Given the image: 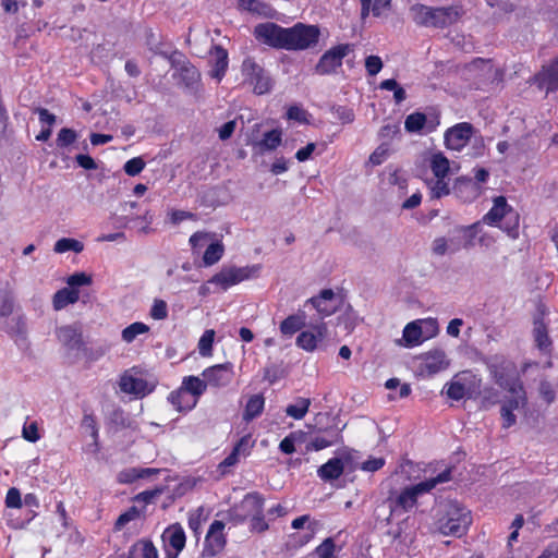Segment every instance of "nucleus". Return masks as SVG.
Segmentation results:
<instances>
[{
  "instance_id": "obj_8",
  "label": "nucleus",
  "mask_w": 558,
  "mask_h": 558,
  "mask_svg": "<svg viewBox=\"0 0 558 558\" xmlns=\"http://www.w3.org/2000/svg\"><path fill=\"white\" fill-rule=\"evenodd\" d=\"M244 82L253 86L256 95H264L271 90L272 80L253 58H245L241 65Z\"/></svg>"
},
{
  "instance_id": "obj_45",
  "label": "nucleus",
  "mask_w": 558,
  "mask_h": 558,
  "mask_svg": "<svg viewBox=\"0 0 558 558\" xmlns=\"http://www.w3.org/2000/svg\"><path fill=\"white\" fill-rule=\"evenodd\" d=\"M304 433L302 432H292L288 436H286L279 444V449L281 452L286 454H291L295 451V444H299L303 440Z\"/></svg>"
},
{
  "instance_id": "obj_41",
  "label": "nucleus",
  "mask_w": 558,
  "mask_h": 558,
  "mask_svg": "<svg viewBox=\"0 0 558 558\" xmlns=\"http://www.w3.org/2000/svg\"><path fill=\"white\" fill-rule=\"evenodd\" d=\"M84 250V244L72 238H61L59 239L53 246V251L58 254H63L66 252L81 253Z\"/></svg>"
},
{
  "instance_id": "obj_16",
  "label": "nucleus",
  "mask_w": 558,
  "mask_h": 558,
  "mask_svg": "<svg viewBox=\"0 0 558 558\" xmlns=\"http://www.w3.org/2000/svg\"><path fill=\"white\" fill-rule=\"evenodd\" d=\"M225 523L215 520L207 532L205 537V545L202 555L204 557H214L221 553L226 546V537L223 534Z\"/></svg>"
},
{
  "instance_id": "obj_6",
  "label": "nucleus",
  "mask_w": 558,
  "mask_h": 558,
  "mask_svg": "<svg viewBox=\"0 0 558 558\" xmlns=\"http://www.w3.org/2000/svg\"><path fill=\"white\" fill-rule=\"evenodd\" d=\"M319 35L320 32L316 25H305L303 23H298L292 27L286 28L283 49H308L318 43Z\"/></svg>"
},
{
  "instance_id": "obj_11",
  "label": "nucleus",
  "mask_w": 558,
  "mask_h": 558,
  "mask_svg": "<svg viewBox=\"0 0 558 558\" xmlns=\"http://www.w3.org/2000/svg\"><path fill=\"white\" fill-rule=\"evenodd\" d=\"M138 374L140 371L136 367L123 372L119 380V388L123 393L135 398H143L151 391L148 383L140 377Z\"/></svg>"
},
{
  "instance_id": "obj_38",
  "label": "nucleus",
  "mask_w": 558,
  "mask_h": 558,
  "mask_svg": "<svg viewBox=\"0 0 558 558\" xmlns=\"http://www.w3.org/2000/svg\"><path fill=\"white\" fill-rule=\"evenodd\" d=\"M133 558H158V551L150 541L142 539L133 545Z\"/></svg>"
},
{
  "instance_id": "obj_31",
  "label": "nucleus",
  "mask_w": 558,
  "mask_h": 558,
  "mask_svg": "<svg viewBox=\"0 0 558 558\" xmlns=\"http://www.w3.org/2000/svg\"><path fill=\"white\" fill-rule=\"evenodd\" d=\"M282 141V132L278 129L266 132L263 138L255 142L253 145L258 149L259 153L276 149Z\"/></svg>"
},
{
  "instance_id": "obj_49",
  "label": "nucleus",
  "mask_w": 558,
  "mask_h": 558,
  "mask_svg": "<svg viewBox=\"0 0 558 558\" xmlns=\"http://www.w3.org/2000/svg\"><path fill=\"white\" fill-rule=\"evenodd\" d=\"M76 140L77 134L74 130L63 128L59 131L56 143L58 147L64 148L73 144Z\"/></svg>"
},
{
  "instance_id": "obj_35",
  "label": "nucleus",
  "mask_w": 558,
  "mask_h": 558,
  "mask_svg": "<svg viewBox=\"0 0 558 558\" xmlns=\"http://www.w3.org/2000/svg\"><path fill=\"white\" fill-rule=\"evenodd\" d=\"M225 253V245L221 241L211 242L204 252L203 263L205 266L217 264Z\"/></svg>"
},
{
  "instance_id": "obj_51",
  "label": "nucleus",
  "mask_w": 558,
  "mask_h": 558,
  "mask_svg": "<svg viewBox=\"0 0 558 558\" xmlns=\"http://www.w3.org/2000/svg\"><path fill=\"white\" fill-rule=\"evenodd\" d=\"M204 508L198 507L197 509L189 513V527L198 535L202 529Z\"/></svg>"
},
{
  "instance_id": "obj_42",
  "label": "nucleus",
  "mask_w": 558,
  "mask_h": 558,
  "mask_svg": "<svg viewBox=\"0 0 558 558\" xmlns=\"http://www.w3.org/2000/svg\"><path fill=\"white\" fill-rule=\"evenodd\" d=\"M311 405V400L307 398H299L295 404H289L286 409V414L294 420H302Z\"/></svg>"
},
{
  "instance_id": "obj_12",
  "label": "nucleus",
  "mask_w": 558,
  "mask_h": 558,
  "mask_svg": "<svg viewBox=\"0 0 558 558\" xmlns=\"http://www.w3.org/2000/svg\"><path fill=\"white\" fill-rule=\"evenodd\" d=\"M473 132L474 128L471 123H457L445 132L444 140L446 147L451 150L460 151L466 146Z\"/></svg>"
},
{
  "instance_id": "obj_1",
  "label": "nucleus",
  "mask_w": 558,
  "mask_h": 558,
  "mask_svg": "<svg viewBox=\"0 0 558 558\" xmlns=\"http://www.w3.org/2000/svg\"><path fill=\"white\" fill-rule=\"evenodd\" d=\"M463 10L458 5L428 7L416 3L410 8L412 21L420 26L445 28L460 21Z\"/></svg>"
},
{
  "instance_id": "obj_9",
  "label": "nucleus",
  "mask_w": 558,
  "mask_h": 558,
  "mask_svg": "<svg viewBox=\"0 0 558 558\" xmlns=\"http://www.w3.org/2000/svg\"><path fill=\"white\" fill-rule=\"evenodd\" d=\"M352 51V45L340 44L327 50L315 66L316 73L328 75L342 65V60Z\"/></svg>"
},
{
  "instance_id": "obj_2",
  "label": "nucleus",
  "mask_w": 558,
  "mask_h": 558,
  "mask_svg": "<svg viewBox=\"0 0 558 558\" xmlns=\"http://www.w3.org/2000/svg\"><path fill=\"white\" fill-rule=\"evenodd\" d=\"M483 221L488 226L499 227L512 239L519 235L520 215L508 205L504 196L494 199V205L483 217Z\"/></svg>"
},
{
  "instance_id": "obj_28",
  "label": "nucleus",
  "mask_w": 558,
  "mask_h": 558,
  "mask_svg": "<svg viewBox=\"0 0 558 558\" xmlns=\"http://www.w3.org/2000/svg\"><path fill=\"white\" fill-rule=\"evenodd\" d=\"M506 391L510 393V397L504 401V403L501 404L502 408H507L510 411L525 408L527 403V397L524 386L517 385V388H511Z\"/></svg>"
},
{
  "instance_id": "obj_54",
  "label": "nucleus",
  "mask_w": 558,
  "mask_h": 558,
  "mask_svg": "<svg viewBox=\"0 0 558 558\" xmlns=\"http://www.w3.org/2000/svg\"><path fill=\"white\" fill-rule=\"evenodd\" d=\"M117 478H118V482L121 484H131L134 481L141 478V474H140L138 468H129V469L122 470L118 474Z\"/></svg>"
},
{
  "instance_id": "obj_57",
  "label": "nucleus",
  "mask_w": 558,
  "mask_h": 558,
  "mask_svg": "<svg viewBox=\"0 0 558 558\" xmlns=\"http://www.w3.org/2000/svg\"><path fill=\"white\" fill-rule=\"evenodd\" d=\"M213 239V234L208 232H195L191 235L189 242L193 248V251H196L197 248L202 247L204 243L208 242Z\"/></svg>"
},
{
  "instance_id": "obj_29",
  "label": "nucleus",
  "mask_w": 558,
  "mask_h": 558,
  "mask_svg": "<svg viewBox=\"0 0 558 558\" xmlns=\"http://www.w3.org/2000/svg\"><path fill=\"white\" fill-rule=\"evenodd\" d=\"M80 294L76 289L63 288L57 291L52 299V305L56 311H61L70 304L78 301Z\"/></svg>"
},
{
  "instance_id": "obj_64",
  "label": "nucleus",
  "mask_w": 558,
  "mask_h": 558,
  "mask_svg": "<svg viewBox=\"0 0 558 558\" xmlns=\"http://www.w3.org/2000/svg\"><path fill=\"white\" fill-rule=\"evenodd\" d=\"M5 506L8 508H20L22 506L21 494L17 488L12 487L8 490L5 496Z\"/></svg>"
},
{
  "instance_id": "obj_10",
  "label": "nucleus",
  "mask_w": 558,
  "mask_h": 558,
  "mask_svg": "<svg viewBox=\"0 0 558 558\" xmlns=\"http://www.w3.org/2000/svg\"><path fill=\"white\" fill-rule=\"evenodd\" d=\"M262 512H264V498L258 493H250L230 511V517L235 523H241Z\"/></svg>"
},
{
  "instance_id": "obj_47",
  "label": "nucleus",
  "mask_w": 558,
  "mask_h": 558,
  "mask_svg": "<svg viewBox=\"0 0 558 558\" xmlns=\"http://www.w3.org/2000/svg\"><path fill=\"white\" fill-rule=\"evenodd\" d=\"M215 331L213 329L205 330L198 341V352L202 356H210L213 351V343Z\"/></svg>"
},
{
  "instance_id": "obj_5",
  "label": "nucleus",
  "mask_w": 558,
  "mask_h": 558,
  "mask_svg": "<svg viewBox=\"0 0 558 558\" xmlns=\"http://www.w3.org/2000/svg\"><path fill=\"white\" fill-rule=\"evenodd\" d=\"M487 368L494 381L504 390L523 386L515 364L502 355H495L487 362Z\"/></svg>"
},
{
  "instance_id": "obj_52",
  "label": "nucleus",
  "mask_w": 558,
  "mask_h": 558,
  "mask_svg": "<svg viewBox=\"0 0 558 558\" xmlns=\"http://www.w3.org/2000/svg\"><path fill=\"white\" fill-rule=\"evenodd\" d=\"M145 168V161L141 157H134L124 163V171L128 175L135 177Z\"/></svg>"
},
{
  "instance_id": "obj_19",
  "label": "nucleus",
  "mask_w": 558,
  "mask_h": 558,
  "mask_svg": "<svg viewBox=\"0 0 558 558\" xmlns=\"http://www.w3.org/2000/svg\"><path fill=\"white\" fill-rule=\"evenodd\" d=\"M472 380H476V377L470 372H463L454 376V378L445 386V392L448 398L456 401L462 400L463 398H471L472 392L468 383Z\"/></svg>"
},
{
  "instance_id": "obj_37",
  "label": "nucleus",
  "mask_w": 558,
  "mask_h": 558,
  "mask_svg": "<svg viewBox=\"0 0 558 558\" xmlns=\"http://www.w3.org/2000/svg\"><path fill=\"white\" fill-rule=\"evenodd\" d=\"M435 178H446L449 172V160L442 153H435L429 160Z\"/></svg>"
},
{
  "instance_id": "obj_60",
  "label": "nucleus",
  "mask_w": 558,
  "mask_h": 558,
  "mask_svg": "<svg viewBox=\"0 0 558 558\" xmlns=\"http://www.w3.org/2000/svg\"><path fill=\"white\" fill-rule=\"evenodd\" d=\"M66 282L71 287L70 289H74L75 287L90 284L92 278L87 276L85 272H76L70 276Z\"/></svg>"
},
{
  "instance_id": "obj_59",
  "label": "nucleus",
  "mask_w": 558,
  "mask_h": 558,
  "mask_svg": "<svg viewBox=\"0 0 558 558\" xmlns=\"http://www.w3.org/2000/svg\"><path fill=\"white\" fill-rule=\"evenodd\" d=\"M163 493V488H155L150 490H144L135 496V500L144 504H151L157 497Z\"/></svg>"
},
{
  "instance_id": "obj_17",
  "label": "nucleus",
  "mask_w": 558,
  "mask_h": 558,
  "mask_svg": "<svg viewBox=\"0 0 558 558\" xmlns=\"http://www.w3.org/2000/svg\"><path fill=\"white\" fill-rule=\"evenodd\" d=\"M56 337L68 351H78L84 345L82 326L77 323L58 327Z\"/></svg>"
},
{
  "instance_id": "obj_30",
  "label": "nucleus",
  "mask_w": 558,
  "mask_h": 558,
  "mask_svg": "<svg viewBox=\"0 0 558 558\" xmlns=\"http://www.w3.org/2000/svg\"><path fill=\"white\" fill-rule=\"evenodd\" d=\"M180 389H184L186 396L191 395L193 399H198L207 389L205 378L201 379L197 376H186L183 378Z\"/></svg>"
},
{
  "instance_id": "obj_32",
  "label": "nucleus",
  "mask_w": 558,
  "mask_h": 558,
  "mask_svg": "<svg viewBox=\"0 0 558 558\" xmlns=\"http://www.w3.org/2000/svg\"><path fill=\"white\" fill-rule=\"evenodd\" d=\"M168 401L179 411H190L196 405V399H190L184 389H177L170 392Z\"/></svg>"
},
{
  "instance_id": "obj_14",
  "label": "nucleus",
  "mask_w": 558,
  "mask_h": 558,
  "mask_svg": "<svg viewBox=\"0 0 558 558\" xmlns=\"http://www.w3.org/2000/svg\"><path fill=\"white\" fill-rule=\"evenodd\" d=\"M286 28L275 23H262L255 26L254 36L255 38L276 49H283Z\"/></svg>"
},
{
  "instance_id": "obj_27",
  "label": "nucleus",
  "mask_w": 558,
  "mask_h": 558,
  "mask_svg": "<svg viewBox=\"0 0 558 558\" xmlns=\"http://www.w3.org/2000/svg\"><path fill=\"white\" fill-rule=\"evenodd\" d=\"M239 7L262 17L271 19L275 16V10L271 5L260 0H239Z\"/></svg>"
},
{
  "instance_id": "obj_50",
  "label": "nucleus",
  "mask_w": 558,
  "mask_h": 558,
  "mask_svg": "<svg viewBox=\"0 0 558 558\" xmlns=\"http://www.w3.org/2000/svg\"><path fill=\"white\" fill-rule=\"evenodd\" d=\"M336 544L331 537L326 538L319 546L316 547L315 553L319 558H337L335 555Z\"/></svg>"
},
{
  "instance_id": "obj_44",
  "label": "nucleus",
  "mask_w": 558,
  "mask_h": 558,
  "mask_svg": "<svg viewBox=\"0 0 558 558\" xmlns=\"http://www.w3.org/2000/svg\"><path fill=\"white\" fill-rule=\"evenodd\" d=\"M500 402V393L494 387H485L481 392V409L488 410Z\"/></svg>"
},
{
  "instance_id": "obj_15",
  "label": "nucleus",
  "mask_w": 558,
  "mask_h": 558,
  "mask_svg": "<svg viewBox=\"0 0 558 558\" xmlns=\"http://www.w3.org/2000/svg\"><path fill=\"white\" fill-rule=\"evenodd\" d=\"M165 551L167 558H178L185 546L186 536L181 524L175 523L168 526L162 533Z\"/></svg>"
},
{
  "instance_id": "obj_18",
  "label": "nucleus",
  "mask_w": 558,
  "mask_h": 558,
  "mask_svg": "<svg viewBox=\"0 0 558 558\" xmlns=\"http://www.w3.org/2000/svg\"><path fill=\"white\" fill-rule=\"evenodd\" d=\"M327 337V326L320 323L312 326L308 330L302 331L296 337V345L307 352H313L318 344Z\"/></svg>"
},
{
  "instance_id": "obj_34",
  "label": "nucleus",
  "mask_w": 558,
  "mask_h": 558,
  "mask_svg": "<svg viewBox=\"0 0 558 558\" xmlns=\"http://www.w3.org/2000/svg\"><path fill=\"white\" fill-rule=\"evenodd\" d=\"M265 400L260 395L252 396L246 405L243 413V420L250 422L262 414L264 410Z\"/></svg>"
},
{
  "instance_id": "obj_33",
  "label": "nucleus",
  "mask_w": 558,
  "mask_h": 558,
  "mask_svg": "<svg viewBox=\"0 0 558 558\" xmlns=\"http://www.w3.org/2000/svg\"><path fill=\"white\" fill-rule=\"evenodd\" d=\"M533 335L539 350L546 351L550 348L551 341L548 336L547 326L542 317L534 319Z\"/></svg>"
},
{
  "instance_id": "obj_58",
  "label": "nucleus",
  "mask_w": 558,
  "mask_h": 558,
  "mask_svg": "<svg viewBox=\"0 0 558 558\" xmlns=\"http://www.w3.org/2000/svg\"><path fill=\"white\" fill-rule=\"evenodd\" d=\"M140 515V512L136 507H131L128 511L120 514L116 521V527L118 530L122 529L126 523L135 520Z\"/></svg>"
},
{
  "instance_id": "obj_61",
  "label": "nucleus",
  "mask_w": 558,
  "mask_h": 558,
  "mask_svg": "<svg viewBox=\"0 0 558 558\" xmlns=\"http://www.w3.org/2000/svg\"><path fill=\"white\" fill-rule=\"evenodd\" d=\"M538 391L543 400L546 401V403L550 404L555 401L556 393L550 383L546 380L541 381Z\"/></svg>"
},
{
  "instance_id": "obj_56",
  "label": "nucleus",
  "mask_w": 558,
  "mask_h": 558,
  "mask_svg": "<svg viewBox=\"0 0 558 558\" xmlns=\"http://www.w3.org/2000/svg\"><path fill=\"white\" fill-rule=\"evenodd\" d=\"M389 148L387 145L383 144L378 146L369 156V162L374 166H378L383 163L388 157Z\"/></svg>"
},
{
  "instance_id": "obj_22",
  "label": "nucleus",
  "mask_w": 558,
  "mask_h": 558,
  "mask_svg": "<svg viewBox=\"0 0 558 558\" xmlns=\"http://www.w3.org/2000/svg\"><path fill=\"white\" fill-rule=\"evenodd\" d=\"M423 340V326H421V323L417 320H414L405 325L402 338L397 340V344L405 348H413L421 344Z\"/></svg>"
},
{
  "instance_id": "obj_53",
  "label": "nucleus",
  "mask_w": 558,
  "mask_h": 558,
  "mask_svg": "<svg viewBox=\"0 0 558 558\" xmlns=\"http://www.w3.org/2000/svg\"><path fill=\"white\" fill-rule=\"evenodd\" d=\"M150 316L156 320H162L168 317V305L163 300H155L150 308Z\"/></svg>"
},
{
  "instance_id": "obj_43",
  "label": "nucleus",
  "mask_w": 558,
  "mask_h": 558,
  "mask_svg": "<svg viewBox=\"0 0 558 558\" xmlns=\"http://www.w3.org/2000/svg\"><path fill=\"white\" fill-rule=\"evenodd\" d=\"M149 331V327L141 322H135L122 330V339L126 343L133 342L137 336L147 333Z\"/></svg>"
},
{
  "instance_id": "obj_40",
  "label": "nucleus",
  "mask_w": 558,
  "mask_h": 558,
  "mask_svg": "<svg viewBox=\"0 0 558 558\" xmlns=\"http://www.w3.org/2000/svg\"><path fill=\"white\" fill-rule=\"evenodd\" d=\"M335 298V293L330 289L323 290L318 296L311 298L308 302L324 316H328L333 313L332 307H322V303H327Z\"/></svg>"
},
{
  "instance_id": "obj_63",
  "label": "nucleus",
  "mask_w": 558,
  "mask_h": 558,
  "mask_svg": "<svg viewBox=\"0 0 558 558\" xmlns=\"http://www.w3.org/2000/svg\"><path fill=\"white\" fill-rule=\"evenodd\" d=\"M253 445L254 444L251 440V435H245L236 442L233 449L235 450V452H239L240 456L245 457L250 454Z\"/></svg>"
},
{
  "instance_id": "obj_23",
  "label": "nucleus",
  "mask_w": 558,
  "mask_h": 558,
  "mask_svg": "<svg viewBox=\"0 0 558 558\" xmlns=\"http://www.w3.org/2000/svg\"><path fill=\"white\" fill-rule=\"evenodd\" d=\"M137 207H140V205L136 202H124L120 204L118 210L111 215L113 226L119 229L129 228L131 223L136 220V217L128 216L126 211H132Z\"/></svg>"
},
{
  "instance_id": "obj_62",
  "label": "nucleus",
  "mask_w": 558,
  "mask_h": 558,
  "mask_svg": "<svg viewBox=\"0 0 558 558\" xmlns=\"http://www.w3.org/2000/svg\"><path fill=\"white\" fill-rule=\"evenodd\" d=\"M417 322L421 323V326H423L424 340L432 338L433 336H435L437 333L438 324H437L436 319L428 318V319L417 320Z\"/></svg>"
},
{
  "instance_id": "obj_39",
  "label": "nucleus",
  "mask_w": 558,
  "mask_h": 558,
  "mask_svg": "<svg viewBox=\"0 0 558 558\" xmlns=\"http://www.w3.org/2000/svg\"><path fill=\"white\" fill-rule=\"evenodd\" d=\"M427 124V117L422 112H413L405 118L404 129L409 133H420Z\"/></svg>"
},
{
  "instance_id": "obj_26",
  "label": "nucleus",
  "mask_w": 558,
  "mask_h": 558,
  "mask_svg": "<svg viewBox=\"0 0 558 558\" xmlns=\"http://www.w3.org/2000/svg\"><path fill=\"white\" fill-rule=\"evenodd\" d=\"M306 315L305 312L300 311L296 314L288 316L280 324V332L283 336H292L305 326Z\"/></svg>"
},
{
  "instance_id": "obj_36",
  "label": "nucleus",
  "mask_w": 558,
  "mask_h": 558,
  "mask_svg": "<svg viewBox=\"0 0 558 558\" xmlns=\"http://www.w3.org/2000/svg\"><path fill=\"white\" fill-rule=\"evenodd\" d=\"M14 310L13 292L7 282L5 286H0V317H9Z\"/></svg>"
},
{
  "instance_id": "obj_21",
  "label": "nucleus",
  "mask_w": 558,
  "mask_h": 558,
  "mask_svg": "<svg viewBox=\"0 0 558 558\" xmlns=\"http://www.w3.org/2000/svg\"><path fill=\"white\" fill-rule=\"evenodd\" d=\"M449 366V360L442 350L429 351L423 356V368L429 375L445 371Z\"/></svg>"
},
{
  "instance_id": "obj_48",
  "label": "nucleus",
  "mask_w": 558,
  "mask_h": 558,
  "mask_svg": "<svg viewBox=\"0 0 558 558\" xmlns=\"http://www.w3.org/2000/svg\"><path fill=\"white\" fill-rule=\"evenodd\" d=\"M429 190L433 198H440L450 193L449 184L445 181V178H436L435 181L430 182Z\"/></svg>"
},
{
  "instance_id": "obj_3",
  "label": "nucleus",
  "mask_w": 558,
  "mask_h": 558,
  "mask_svg": "<svg viewBox=\"0 0 558 558\" xmlns=\"http://www.w3.org/2000/svg\"><path fill=\"white\" fill-rule=\"evenodd\" d=\"M471 513L458 502H448L437 520V529L442 535L461 537L471 524Z\"/></svg>"
},
{
  "instance_id": "obj_4",
  "label": "nucleus",
  "mask_w": 558,
  "mask_h": 558,
  "mask_svg": "<svg viewBox=\"0 0 558 558\" xmlns=\"http://www.w3.org/2000/svg\"><path fill=\"white\" fill-rule=\"evenodd\" d=\"M451 480V468L445 469L437 476L427 478L416 485L404 488L395 500V508L404 511L410 510L416 504L417 497L422 494L430 492L438 484L447 483Z\"/></svg>"
},
{
  "instance_id": "obj_25",
  "label": "nucleus",
  "mask_w": 558,
  "mask_h": 558,
  "mask_svg": "<svg viewBox=\"0 0 558 558\" xmlns=\"http://www.w3.org/2000/svg\"><path fill=\"white\" fill-rule=\"evenodd\" d=\"M344 465L340 458H332L318 468L317 475L325 482L337 480L343 473Z\"/></svg>"
},
{
  "instance_id": "obj_7",
  "label": "nucleus",
  "mask_w": 558,
  "mask_h": 558,
  "mask_svg": "<svg viewBox=\"0 0 558 558\" xmlns=\"http://www.w3.org/2000/svg\"><path fill=\"white\" fill-rule=\"evenodd\" d=\"M259 271V265L245 267H223L219 272L213 276L208 282L214 283L220 287L221 290L226 291L230 287L235 286L244 280L257 277Z\"/></svg>"
},
{
  "instance_id": "obj_24",
  "label": "nucleus",
  "mask_w": 558,
  "mask_h": 558,
  "mask_svg": "<svg viewBox=\"0 0 558 558\" xmlns=\"http://www.w3.org/2000/svg\"><path fill=\"white\" fill-rule=\"evenodd\" d=\"M211 54L213 68L210 70V76L217 81H221L228 69V52L221 46H215Z\"/></svg>"
},
{
  "instance_id": "obj_46",
  "label": "nucleus",
  "mask_w": 558,
  "mask_h": 558,
  "mask_svg": "<svg viewBox=\"0 0 558 558\" xmlns=\"http://www.w3.org/2000/svg\"><path fill=\"white\" fill-rule=\"evenodd\" d=\"M180 77L186 87H191L198 82L199 73L195 66L185 62L180 66Z\"/></svg>"
},
{
  "instance_id": "obj_55",
  "label": "nucleus",
  "mask_w": 558,
  "mask_h": 558,
  "mask_svg": "<svg viewBox=\"0 0 558 558\" xmlns=\"http://www.w3.org/2000/svg\"><path fill=\"white\" fill-rule=\"evenodd\" d=\"M365 69L368 75H376L383 69V61L378 56H368L365 59Z\"/></svg>"
},
{
  "instance_id": "obj_20",
  "label": "nucleus",
  "mask_w": 558,
  "mask_h": 558,
  "mask_svg": "<svg viewBox=\"0 0 558 558\" xmlns=\"http://www.w3.org/2000/svg\"><path fill=\"white\" fill-rule=\"evenodd\" d=\"M535 82L547 93L558 90V58L543 65L542 71L535 75Z\"/></svg>"
},
{
  "instance_id": "obj_13",
  "label": "nucleus",
  "mask_w": 558,
  "mask_h": 558,
  "mask_svg": "<svg viewBox=\"0 0 558 558\" xmlns=\"http://www.w3.org/2000/svg\"><path fill=\"white\" fill-rule=\"evenodd\" d=\"M202 376L205 378L207 387L225 388L233 379V365L229 362L207 367L203 371Z\"/></svg>"
}]
</instances>
